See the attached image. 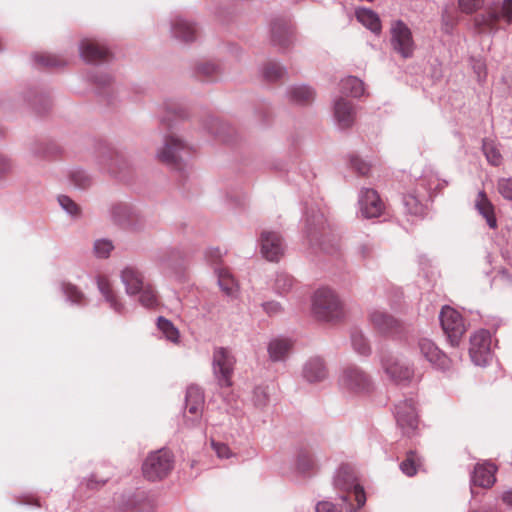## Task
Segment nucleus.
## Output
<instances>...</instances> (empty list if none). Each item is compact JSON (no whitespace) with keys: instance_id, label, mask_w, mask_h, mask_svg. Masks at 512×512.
Here are the masks:
<instances>
[{"instance_id":"obj_27","label":"nucleus","mask_w":512,"mask_h":512,"mask_svg":"<svg viewBox=\"0 0 512 512\" xmlns=\"http://www.w3.org/2000/svg\"><path fill=\"white\" fill-rule=\"evenodd\" d=\"M186 409L196 419L201 415L204 406V394L202 390L195 385H190L186 390L185 397Z\"/></svg>"},{"instance_id":"obj_31","label":"nucleus","mask_w":512,"mask_h":512,"mask_svg":"<svg viewBox=\"0 0 512 512\" xmlns=\"http://www.w3.org/2000/svg\"><path fill=\"white\" fill-rule=\"evenodd\" d=\"M340 91L346 96L357 98L365 92L364 83L354 76H348L341 80Z\"/></svg>"},{"instance_id":"obj_21","label":"nucleus","mask_w":512,"mask_h":512,"mask_svg":"<svg viewBox=\"0 0 512 512\" xmlns=\"http://www.w3.org/2000/svg\"><path fill=\"white\" fill-rule=\"evenodd\" d=\"M474 207L477 212L485 219L490 229H497L498 222L495 215V207L488 198L485 191L480 190L477 193L476 199L474 201Z\"/></svg>"},{"instance_id":"obj_20","label":"nucleus","mask_w":512,"mask_h":512,"mask_svg":"<svg viewBox=\"0 0 512 512\" xmlns=\"http://www.w3.org/2000/svg\"><path fill=\"white\" fill-rule=\"evenodd\" d=\"M293 348V341L290 338L278 336L272 338L267 346L269 359L273 362L285 361Z\"/></svg>"},{"instance_id":"obj_41","label":"nucleus","mask_w":512,"mask_h":512,"mask_svg":"<svg viewBox=\"0 0 512 512\" xmlns=\"http://www.w3.org/2000/svg\"><path fill=\"white\" fill-rule=\"evenodd\" d=\"M351 344L354 351L360 355L366 356L371 351L368 341L361 331L354 330L351 333Z\"/></svg>"},{"instance_id":"obj_35","label":"nucleus","mask_w":512,"mask_h":512,"mask_svg":"<svg viewBox=\"0 0 512 512\" xmlns=\"http://www.w3.org/2000/svg\"><path fill=\"white\" fill-rule=\"evenodd\" d=\"M422 465L419 455L415 451H409L406 458L400 464V470L408 477L416 475Z\"/></svg>"},{"instance_id":"obj_49","label":"nucleus","mask_w":512,"mask_h":512,"mask_svg":"<svg viewBox=\"0 0 512 512\" xmlns=\"http://www.w3.org/2000/svg\"><path fill=\"white\" fill-rule=\"evenodd\" d=\"M35 60L39 64L47 66V67H57V66H61L63 64L62 60H60L56 56L50 55V54L36 55Z\"/></svg>"},{"instance_id":"obj_43","label":"nucleus","mask_w":512,"mask_h":512,"mask_svg":"<svg viewBox=\"0 0 512 512\" xmlns=\"http://www.w3.org/2000/svg\"><path fill=\"white\" fill-rule=\"evenodd\" d=\"M113 249V243L108 239H98L94 242L93 251L98 258H107Z\"/></svg>"},{"instance_id":"obj_59","label":"nucleus","mask_w":512,"mask_h":512,"mask_svg":"<svg viewBox=\"0 0 512 512\" xmlns=\"http://www.w3.org/2000/svg\"><path fill=\"white\" fill-rule=\"evenodd\" d=\"M207 256L211 258L212 261H216L221 258L222 253L218 248H213L207 252Z\"/></svg>"},{"instance_id":"obj_17","label":"nucleus","mask_w":512,"mask_h":512,"mask_svg":"<svg viewBox=\"0 0 512 512\" xmlns=\"http://www.w3.org/2000/svg\"><path fill=\"white\" fill-rule=\"evenodd\" d=\"M121 282L125 287V292L129 296L137 295L147 284L144 281L142 272L135 266H125L120 273Z\"/></svg>"},{"instance_id":"obj_36","label":"nucleus","mask_w":512,"mask_h":512,"mask_svg":"<svg viewBox=\"0 0 512 512\" xmlns=\"http://www.w3.org/2000/svg\"><path fill=\"white\" fill-rule=\"evenodd\" d=\"M264 80L275 82L286 75V69L277 62L266 63L261 70Z\"/></svg>"},{"instance_id":"obj_34","label":"nucleus","mask_w":512,"mask_h":512,"mask_svg":"<svg viewBox=\"0 0 512 512\" xmlns=\"http://www.w3.org/2000/svg\"><path fill=\"white\" fill-rule=\"evenodd\" d=\"M134 210L127 204H116L111 209V216L120 225L129 224L134 218Z\"/></svg>"},{"instance_id":"obj_28","label":"nucleus","mask_w":512,"mask_h":512,"mask_svg":"<svg viewBox=\"0 0 512 512\" xmlns=\"http://www.w3.org/2000/svg\"><path fill=\"white\" fill-rule=\"evenodd\" d=\"M357 20L375 34L381 32V21L379 16L368 8H358L355 11Z\"/></svg>"},{"instance_id":"obj_3","label":"nucleus","mask_w":512,"mask_h":512,"mask_svg":"<svg viewBox=\"0 0 512 512\" xmlns=\"http://www.w3.org/2000/svg\"><path fill=\"white\" fill-rule=\"evenodd\" d=\"M192 146L178 135L171 133L164 137L163 145L157 150V158L172 167L180 166V163L190 157Z\"/></svg>"},{"instance_id":"obj_15","label":"nucleus","mask_w":512,"mask_h":512,"mask_svg":"<svg viewBox=\"0 0 512 512\" xmlns=\"http://www.w3.org/2000/svg\"><path fill=\"white\" fill-rule=\"evenodd\" d=\"M334 487L342 492L340 499L347 503L349 501L348 493L358 485L353 469L348 465L339 467L334 476Z\"/></svg>"},{"instance_id":"obj_53","label":"nucleus","mask_w":512,"mask_h":512,"mask_svg":"<svg viewBox=\"0 0 512 512\" xmlns=\"http://www.w3.org/2000/svg\"><path fill=\"white\" fill-rule=\"evenodd\" d=\"M350 492H353L355 496V500L357 502V509L363 507L366 502V496L363 487L358 484Z\"/></svg>"},{"instance_id":"obj_32","label":"nucleus","mask_w":512,"mask_h":512,"mask_svg":"<svg viewBox=\"0 0 512 512\" xmlns=\"http://www.w3.org/2000/svg\"><path fill=\"white\" fill-rule=\"evenodd\" d=\"M420 189L415 190L414 193H409L404 196L403 202L407 209V211L412 215H422L424 212V206H423V199L426 198V196H421Z\"/></svg>"},{"instance_id":"obj_52","label":"nucleus","mask_w":512,"mask_h":512,"mask_svg":"<svg viewBox=\"0 0 512 512\" xmlns=\"http://www.w3.org/2000/svg\"><path fill=\"white\" fill-rule=\"evenodd\" d=\"M253 401L258 407L265 406L268 401V395L264 388L256 387L253 391Z\"/></svg>"},{"instance_id":"obj_12","label":"nucleus","mask_w":512,"mask_h":512,"mask_svg":"<svg viewBox=\"0 0 512 512\" xmlns=\"http://www.w3.org/2000/svg\"><path fill=\"white\" fill-rule=\"evenodd\" d=\"M259 241L261 254L268 261L278 262L284 255L285 245L279 233L263 231Z\"/></svg>"},{"instance_id":"obj_61","label":"nucleus","mask_w":512,"mask_h":512,"mask_svg":"<svg viewBox=\"0 0 512 512\" xmlns=\"http://www.w3.org/2000/svg\"><path fill=\"white\" fill-rule=\"evenodd\" d=\"M502 500L509 506H512V489L503 493Z\"/></svg>"},{"instance_id":"obj_62","label":"nucleus","mask_w":512,"mask_h":512,"mask_svg":"<svg viewBox=\"0 0 512 512\" xmlns=\"http://www.w3.org/2000/svg\"><path fill=\"white\" fill-rule=\"evenodd\" d=\"M477 70L478 76L480 77V73L483 70V65L479 63L477 66L474 67Z\"/></svg>"},{"instance_id":"obj_29","label":"nucleus","mask_w":512,"mask_h":512,"mask_svg":"<svg viewBox=\"0 0 512 512\" xmlns=\"http://www.w3.org/2000/svg\"><path fill=\"white\" fill-rule=\"evenodd\" d=\"M291 102L296 104H308L314 99V91L306 85L291 86L287 92Z\"/></svg>"},{"instance_id":"obj_44","label":"nucleus","mask_w":512,"mask_h":512,"mask_svg":"<svg viewBox=\"0 0 512 512\" xmlns=\"http://www.w3.org/2000/svg\"><path fill=\"white\" fill-rule=\"evenodd\" d=\"M497 191L505 200L512 201V177L499 178Z\"/></svg>"},{"instance_id":"obj_4","label":"nucleus","mask_w":512,"mask_h":512,"mask_svg":"<svg viewBox=\"0 0 512 512\" xmlns=\"http://www.w3.org/2000/svg\"><path fill=\"white\" fill-rule=\"evenodd\" d=\"M173 466V454L167 449H159L147 456L143 462L142 471L146 479L157 481L167 477Z\"/></svg>"},{"instance_id":"obj_13","label":"nucleus","mask_w":512,"mask_h":512,"mask_svg":"<svg viewBox=\"0 0 512 512\" xmlns=\"http://www.w3.org/2000/svg\"><path fill=\"white\" fill-rule=\"evenodd\" d=\"M358 205L361 216L367 219L379 217L384 209L378 193L370 188H363L360 191Z\"/></svg>"},{"instance_id":"obj_46","label":"nucleus","mask_w":512,"mask_h":512,"mask_svg":"<svg viewBox=\"0 0 512 512\" xmlns=\"http://www.w3.org/2000/svg\"><path fill=\"white\" fill-rule=\"evenodd\" d=\"M211 446L212 449L215 451L217 457L220 459H229L230 457L233 456L231 449L225 443L211 440Z\"/></svg>"},{"instance_id":"obj_1","label":"nucleus","mask_w":512,"mask_h":512,"mask_svg":"<svg viewBox=\"0 0 512 512\" xmlns=\"http://www.w3.org/2000/svg\"><path fill=\"white\" fill-rule=\"evenodd\" d=\"M512 24V0L492 3L474 18V26L481 34L494 35L500 30V22Z\"/></svg>"},{"instance_id":"obj_63","label":"nucleus","mask_w":512,"mask_h":512,"mask_svg":"<svg viewBox=\"0 0 512 512\" xmlns=\"http://www.w3.org/2000/svg\"><path fill=\"white\" fill-rule=\"evenodd\" d=\"M195 422H196V420H193L192 423H191V426H194Z\"/></svg>"},{"instance_id":"obj_57","label":"nucleus","mask_w":512,"mask_h":512,"mask_svg":"<svg viewBox=\"0 0 512 512\" xmlns=\"http://www.w3.org/2000/svg\"><path fill=\"white\" fill-rule=\"evenodd\" d=\"M11 168L12 165L10 160L5 156L0 155V175L8 173Z\"/></svg>"},{"instance_id":"obj_40","label":"nucleus","mask_w":512,"mask_h":512,"mask_svg":"<svg viewBox=\"0 0 512 512\" xmlns=\"http://www.w3.org/2000/svg\"><path fill=\"white\" fill-rule=\"evenodd\" d=\"M292 36V31L281 23H275L272 28V40L275 44L286 46Z\"/></svg>"},{"instance_id":"obj_45","label":"nucleus","mask_w":512,"mask_h":512,"mask_svg":"<svg viewBox=\"0 0 512 512\" xmlns=\"http://www.w3.org/2000/svg\"><path fill=\"white\" fill-rule=\"evenodd\" d=\"M58 202L63 210H65L69 215L73 217H78L80 215V207L68 196L60 195L58 196Z\"/></svg>"},{"instance_id":"obj_14","label":"nucleus","mask_w":512,"mask_h":512,"mask_svg":"<svg viewBox=\"0 0 512 512\" xmlns=\"http://www.w3.org/2000/svg\"><path fill=\"white\" fill-rule=\"evenodd\" d=\"M418 347L422 356L435 368L439 370H448L450 360L430 339L421 338Z\"/></svg>"},{"instance_id":"obj_5","label":"nucleus","mask_w":512,"mask_h":512,"mask_svg":"<svg viewBox=\"0 0 512 512\" xmlns=\"http://www.w3.org/2000/svg\"><path fill=\"white\" fill-rule=\"evenodd\" d=\"M339 386L347 393L362 395L372 391L373 381L361 368L348 366L343 369L339 377Z\"/></svg>"},{"instance_id":"obj_30","label":"nucleus","mask_w":512,"mask_h":512,"mask_svg":"<svg viewBox=\"0 0 512 512\" xmlns=\"http://www.w3.org/2000/svg\"><path fill=\"white\" fill-rule=\"evenodd\" d=\"M215 273L218 278V285L220 289L227 296H234L235 293L237 292L238 286L233 276L231 275L230 271L226 268L217 267L215 268Z\"/></svg>"},{"instance_id":"obj_47","label":"nucleus","mask_w":512,"mask_h":512,"mask_svg":"<svg viewBox=\"0 0 512 512\" xmlns=\"http://www.w3.org/2000/svg\"><path fill=\"white\" fill-rule=\"evenodd\" d=\"M71 181L75 186L79 188H85L90 184L91 179L86 172L82 170H76L71 173Z\"/></svg>"},{"instance_id":"obj_7","label":"nucleus","mask_w":512,"mask_h":512,"mask_svg":"<svg viewBox=\"0 0 512 512\" xmlns=\"http://www.w3.org/2000/svg\"><path fill=\"white\" fill-rule=\"evenodd\" d=\"M235 358L231 351L224 347L215 348L213 351L212 368L213 374L220 387L232 385Z\"/></svg>"},{"instance_id":"obj_54","label":"nucleus","mask_w":512,"mask_h":512,"mask_svg":"<svg viewBox=\"0 0 512 512\" xmlns=\"http://www.w3.org/2000/svg\"><path fill=\"white\" fill-rule=\"evenodd\" d=\"M263 310L270 316L276 315L281 312L282 307L279 302L268 301L262 304Z\"/></svg>"},{"instance_id":"obj_51","label":"nucleus","mask_w":512,"mask_h":512,"mask_svg":"<svg viewBox=\"0 0 512 512\" xmlns=\"http://www.w3.org/2000/svg\"><path fill=\"white\" fill-rule=\"evenodd\" d=\"M297 466L302 472H306L314 467V461L308 453H301L298 456Z\"/></svg>"},{"instance_id":"obj_24","label":"nucleus","mask_w":512,"mask_h":512,"mask_svg":"<svg viewBox=\"0 0 512 512\" xmlns=\"http://www.w3.org/2000/svg\"><path fill=\"white\" fill-rule=\"evenodd\" d=\"M171 33L180 41L193 42L196 39L197 29L193 23L177 16L172 20Z\"/></svg>"},{"instance_id":"obj_42","label":"nucleus","mask_w":512,"mask_h":512,"mask_svg":"<svg viewBox=\"0 0 512 512\" xmlns=\"http://www.w3.org/2000/svg\"><path fill=\"white\" fill-rule=\"evenodd\" d=\"M62 290L67 300L71 303L79 305L84 303V294L75 285L64 283L62 285Z\"/></svg>"},{"instance_id":"obj_48","label":"nucleus","mask_w":512,"mask_h":512,"mask_svg":"<svg viewBox=\"0 0 512 512\" xmlns=\"http://www.w3.org/2000/svg\"><path fill=\"white\" fill-rule=\"evenodd\" d=\"M486 0H459V6L465 13H473L481 8Z\"/></svg>"},{"instance_id":"obj_39","label":"nucleus","mask_w":512,"mask_h":512,"mask_svg":"<svg viewBox=\"0 0 512 512\" xmlns=\"http://www.w3.org/2000/svg\"><path fill=\"white\" fill-rule=\"evenodd\" d=\"M157 326L167 340L173 343L179 342V330L173 325L171 321L164 317H159L157 320Z\"/></svg>"},{"instance_id":"obj_22","label":"nucleus","mask_w":512,"mask_h":512,"mask_svg":"<svg viewBox=\"0 0 512 512\" xmlns=\"http://www.w3.org/2000/svg\"><path fill=\"white\" fill-rule=\"evenodd\" d=\"M334 117L340 129L351 127L355 120L353 105L346 99L339 98L334 103Z\"/></svg>"},{"instance_id":"obj_60","label":"nucleus","mask_w":512,"mask_h":512,"mask_svg":"<svg viewBox=\"0 0 512 512\" xmlns=\"http://www.w3.org/2000/svg\"><path fill=\"white\" fill-rule=\"evenodd\" d=\"M111 78L110 76L108 75H103V76H100V77H95L94 78V82L97 83V84H100V85H106L110 82Z\"/></svg>"},{"instance_id":"obj_26","label":"nucleus","mask_w":512,"mask_h":512,"mask_svg":"<svg viewBox=\"0 0 512 512\" xmlns=\"http://www.w3.org/2000/svg\"><path fill=\"white\" fill-rule=\"evenodd\" d=\"M327 375V368L319 357L309 359L303 367V377L310 383L321 382Z\"/></svg>"},{"instance_id":"obj_64","label":"nucleus","mask_w":512,"mask_h":512,"mask_svg":"<svg viewBox=\"0 0 512 512\" xmlns=\"http://www.w3.org/2000/svg\"><path fill=\"white\" fill-rule=\"evenodd\" d=\"M88 486H92V480L89 481Z\"/></svg>"},{"instance_id":"obj_16","label":"nucleus","mask_w":512,"mask_h":512,"mask_svg":"<svg viewBox=\"0 0 512 512\" xmlns=\"http://www.w3.org/2000/svg\"><path fill=\"white\" fill-rule=\"evenodd\" d=\"M79 53L88 63L101 62L109 56V50L94 39H83L79 45Z\"/></svg>"},{"instance_id":"obj_56","label":"nucleus","mask_w":512,"mask_h":512,"mask_svg":"<svg viewBox=\"0 0 512 512\" xmlns=\"http://www.w3.org/2000/svg\"><path fill=\"white\" fill-rule=\"evenodd\" d=\"M374 246L370 242L362 243L358 246L357 252L362 258H367L372 255Z\"/></svg>"},{"instance_id":"obj_8","label":"nucleus","mask_w":512,"mask_h":512,"mask_svg":"<svg viewBox=\"0 0 512 512\" xmlns=\"http://www.w3.org/2000/svg\"><path fill=\"white\" fill-rule=\"evenodd\" d=\"M439 320L451 345H458L466 331L461 314L450 306H444L440 312Z\"/></svg>"},{"instance_id":"obj_2","label":"nucleus","mask_w":512,"mask_h":512,"mask_svg":"<svg viewBox=\"0 0 512 512\" xmlns=\"http://www.w3.org/2000/svg\"><path fill=\"white\" fill-rule=\"evenodd\" d=\"M312 313L323 321H335L344 317V307L336 293L329 288H319L312 297Z\"/></svg>"},{"instance_id":"obj_19","label":"nucleus","mask_w":512,"mask_h":512,"mask_svg":"<svg viewBox=\"0 0 512 512\" xmlns=\"http://www.w3.org/2000/svg\"><path fill=\"white\" fill-rule=\"evenodd\" d=\"M371 325L381 333H392L399 327V322L384 310L374 308L369 312Z\"/></svg>"},{"instance_id":"obj_38","label":"nucleus","mask_w":512,"mask_h":512,"mask_svg":"<svg viewBox=\"0 0 512 512\" xmlns=\"http://www.w3.org/2000/svg\"><path fill=\"white\" fill-rule=\"evenodd\" d=\"M482 150L487 161L493 166H499L502 162V155L497 148L496 144L489 139H484L482 143Z\"/></svg>"},{"instance_id":"obj_58","label":"nucleus","mask_w":512,"mask_h":512,"mask_svg":"<svg viewBox=\"0 0 512 512\" xmlns=\"http://www.w3.org/2000/svg\"><path fill=\"white\" fill-rule=\"evenodd\" d=\"M200 70L205 75H212L217 70V66L212 63H207L202 65Z\"/></svg>"},{"instance_id":"obj_11","label":"nucleus","mask_w":512,"mask_h":512,"mask_svg":"<svg viewBox=\"0 0 512 512\" xmlns=\"http://www.w3.org/2000/svg\"><path fill=\"white\" fill-rule=\"evenodd\" d=\"M381 366L385 374L396 384H406L411 381L414 375L412 367L402 363L392 355L382 357Z\"/></svg>"},{"instance_id":"obj_25","label":"nucleus","mask_w":512,"mask_h":512,"mask_svg":"<svg viewBox=\"0 0 512 512\" xmlns=\"http://www.w3.org/2000/svg\"><path fill=\"white\" fill-rule=\"evenodd\" d=\"M446 184L447 183L440 180L432 170H425L423 175L418 179L416 188L420 189L421 196L430 197L433 192L441 190Z\"/></svg>"},{"instance_id":"obj_18","label":"nucleus","mask_w":512,"mask_h":512,"mask_svg":"<svg viewBox=\"0 0 512 512\" xmlns=\"http://www.w3.org/2000/svg\"><path fill=\"white\" fill-rule=\"evenodd\" d=\"M97 287L109 307L118 314H124L125 307L120 297L114 291L110 280L106 276H98L96 279Z\"/></svg>"},{"instance_id":"obj_6","label":"nucleus","mask_w":512,"mask_h":512,"mask_svg":"<svg viewBox=\"0 0 512 512\" xmlns=\"http://www.w3.org/2000/svg\"><path fill=\"white\" fill-rule=\"evenodd\" d=\"M390 34L393 51L404 59L411 58L416 48L411 29L402 20H395L391 23Z\"/></svg>"},{"instance_id":"obj_10","label":"nucleus","mask_w":512,"mask_h":512,"mask_svg":"<svg viewBox=\"0 0 512 512\" xmlns=\"http://www.w3.org/2000/svg\"><path fill=\"white\" fill-rule=\"evenodd\" d=\"M469 353L475 365L485 366L492 358L491 335L487 330H479L470 338Z\"/></svg>"},{"instance_id":"obj_37","label":"nucleus","mask_w":512,"mask_h":512,"mask_svg":"<svg viewBox=\"0 0 512 512\" xmlns=\"http://www.w3.org/2000/svg\"><path fill=\"white\" fill-rule=\"evenodd\" d=\"M139 302L142 306L152 309L158 306V297L155 289L149 283H147L143 289H141L138 294Z\"/></svg>"},{"instance_id":"obj_33","label":"nucleus","mask_w":512,"mask_h":512,"mask_svg":"<svg viewBox=\"0 0 512 512\" xmlns=\"http://www.w3.org/2000/svg\"><path fill=\"white\" fill-rule=\"evenodd\" d=\"M295 279L285 272H279L275 275L273 282V290L278 295H285L292 291L295 286Z\"/></svg>"},{"instance_id":"obj_50","label":"nucleus","mask_w":512,"mask_h":512,"mask_svg":"<svg viewBox=\"0 0 512 512\" xmlns=\"http://www.w3.org/2000/svg\"><path fill=\"white\" fill-rule=\"evenodd\" d=\"M351 167L358 172L360 175H367L370 171V165L360 159L358 156H352L350 158Z\"/></svg>"},{"instance_id":"obj_23","label":"nucleus","mask_w":512,"mask_h":512,"mask_svg":"<svg viewBox=\"0 0 512 512\" xmlns=\"http://www.w3.org/2000/svg\"><path fill=\"white\" fill-rule=\"evenodd\" d=\"M495 472L496 467L492 463L485 462L483 464H477L471 476V482L474 485L489 488L496 481Z\"/></svg>"},{"instance_id":"obj_55","label":"nucleus","mask_w":512,"mask_h":512,"mask_svg":"<svg viewBox=\"0 0 512 512\" xmlns=\"http://www.w3.org/2000/svg\"><path fill=\"white\" fill-rule=\"evenodd\" d=\"M316 512H342L336 505L329 501H321L316 505Z\"/></svg>"},{"instance_id":"obj_9","label":"nucleus","mask_w":512,"mask_h":512,"mask_svg":"<svg viewBox=\"0 0 512 512\" xmlns=\"http://www.w3.org/2000/svg\"><path fill=\"white\" fill-rule=\"evenodd\" d=\"M395 419L405 435H412L418 427V414L413 398L404 399L395 405Z\"/></svg>"}]
</instances>
